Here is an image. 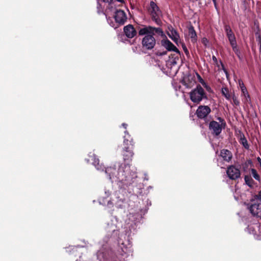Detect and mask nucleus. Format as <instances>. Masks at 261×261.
I'll return each mask as SVG.
<instances>
[{
    "label": "nucleus",
    "instance_id": "0eeeda50",
    "mask_svg": "<svg viewBox=\"0 0 261 261\" xmlns=\"http://www.w3.org/2000/svg\"><path fill=\"white\" fill-rule=\"evenodd\" d=\"M211 111L208 106H200L196 111V115L199 118H204L211 112Z\"/></svg>",
    "mask_w": 261,
    "mask_h": 261
},
{
    "label": "nucleus",
    "instance_id": "58836bf2",
    "mask_svg": "<svg viewBox=\"0 0 261 261\" xmlns=\"http://www.w3.org/2000/svg\"><path fill=\"white\" fill-rule=\"evenodd\" d=\"M117 1L119 2H120L121 3H123V0H116Z\"/></svg>",
    "mask_w": 261,
    "mask_h": 261
},
{
    "label": "nucleus",
    "instance_id": "6ab92c4d",
    "mask_svg": "<svg viewBox=\"0 0 261 261\" xmlns=\"http://www.w3.org/2000/svg\"><path fill=\"white\" fill-rule=\"evenodd\" d=\"M188 33L189 37L191 39V41L193 42H196L197 40V35L193 26L190 25L188 28Z\"/></svg>",
    "mask_w": 261,
    "mask_h": 261
},
{
    "label": "nucleus",
    "instance_id": "cd10ccee",
    "mask_svg": "<svg viewBox=\"0 0 261 261\" xmlns=\"http://www.w3.org/2000/svg\"><path fill=\"white\" fill-rule=\"evenodd\" d=\"M179 60L178 57L177 56L174 57L172 60H171L170 62L172 65H175L177 64V61Z\"/></svg>",
    "mask_w": 261,
    "mask_h": 261
},
{
    "label": "nucleus",
    "instance_id": "ddd939ff",
    "mask_svg": "<svg viewBox=\"0 0 261 261\" xmlns=\"http://www.w3.org/2000/svg\"><path fill=\"white\" fill-rule=\"evenodd\" d=\"M183 83L187 88L192 87L196 83L194 75H189L185 77L183 80Z\"/></svg>",
    "mask_w": 261,
    "mask_h": 261
},
{
    "label": "nucleus",
    "instance_id": "5701e85b",
    "mask_svg": "<svg viewBox=\"0 0 261 261\" xmlns=\"http://www.w3.org/2000/svg\"><path fill=\"white\" fill-rule=\"evenodd\" d=\"M196 75L199 80V82L207 90H209L210 89L208 86H207L204 80L201 77V76L198 73H196Z\"/></svg>",
    "mask_w": 261,
    "mask_h": 261
},
{
    "label": "nucleus",
    "instance_id": "f3484780",
    "mask_svg": "<svg viewBox=\"0 0 261 261\" xmlns=\"http://www.w3.org/2000/svg\"><path fill=\"white\" fill-rule=\"evenodd\" d=\"M250 229H253V234L256 237V238L260 240L261 239V227L258 224H255L252 227H250Z\"/></svg>",
    "mask_w": 261,
    "mask_h": 261
},
{
    "label": "nucleus",
    "instance_id": "423d86ee",
    "mask_svg": "<svg viewBox=\"0 0 261 261\" xmlns=\"http://www.w3.org/2000/svg\"><path fill=\"white\" fill-rule=\"evenodd\" d=\"M226 173L229 178L232 180L236 179L240 176V170L234 166H229Z\"/></svg>",
    "mask_w": 261,
    "mask_h": 261
},
{
    "label": "nucleus",
    "instance_id": "72a5a7b5",
    "mask_svg": "<svg viewBox=\"0 0 261 261\" xmlns=\"http://www.w3.org/2000/svg\"><path fill=\"white\" fill-rule=\"evenodd\" d=\"M257 198L261 201V190L259 192L258 194Z\"/></svg>",
    "mask_w": 261,
    "mask_h": 261
},
{
    "label": "nucleus",
    "instance_id": "aec40b11",
    "mask_svg": "<svg viewBox=\"0 0 261 261\" xmlns=\"http://www.w3.org/2000/svg\"><path fill=\"white\" fill-rule=\"evenodd\" d=\"M221 156L226 161H229L232 157L231 153L228 150L223 149L221 151Z\"/></svg>",
    "mask_w": 261,
    "mask_h": 261
},
{
    "label": "nucleus",
    "instance_id": "f257e3e1",
    "mask_svg": "<svg viewBox=\"0 0 261 261\" xmlns=\"http://www.w3.org/2000/svg\"><path fill=\"white\" fill-rule=\"evenodd\" d=\"M105 172L112 181L120 182L124 185H129L137 177L136 169L129 165H121L117 170L115 167H109Z\"/></svg>",
    "mask_w": 261,
    "mask_h": 261
},
{
    "label": "nucleus",
    "instance_id": "a211bd4d",
    "mask_svg": "<svg viewBox=\"0 0 261 261\" xmlns=\"http://www.w3.org/2000/svg\"><path fill=\"white\" fill-rule=\"evenodd\" d=\"M242 100L245 103H248L250 102V97L248 93V91L246 88V87L242 88Z\"/></svg>",
    "mask_w": 261,
    "mask_h": 261
},
{
    "label": "nucleus",
    "instance_id": "9d476101",
    "mask_svg": "<svg viewBox=\"0 0 261 261\" xmlns=\"http://www.w3.org/2000/svg\"><path fill=\"white\" fill-rule=\"evenodd\" d=\"M164 37L165 39H163L161 41L162 45L169 51H173L179 53V51L176 47L169 40H168L166 36Z\"/></svg>",
    "mask_w": 261,
    "mask_h": 261
},
{
    "label": "nucleus",
    "instance_id": "9b49d317",
    "mask_svg": "<svg viewBox=\"0 0 261 261\" xmlns=\"http://www.w3.org/2000/svg\"><path fill=\"white\" fill-rule=\"evenodd\" d=\"M250 213L254 216L261 218V203H254L249 207Z\"/></svg>",
    "mask_w": 261,
    "mask_h": 261
},
{
    "label": "nucleus",
    "instance_id": "ea45409f",
    "mask_svg": "<svg viewBox=\"0 0 261 261\" xmlns=\"http://www.w3.org/2000/svg\"><path fill=\"white\" fill-rule=\"evenodd\" d=\"M216 0H213V2L214 3V4L216 5Z\"/></svg>",
    "mask_w": 261,
    "mask_h": 261
},
{
    "label": "nucleus",
    "instance_id": "f03ea898",
    "mask_svg": "<svg viewBox=\"0 0 261 261\" xmlns=\"http://www.w3.org/2000/svg\"><path fill=\"white\" fill-rule=\"evenodd\" d=\"M155 34H157L162 37H165L163 31L160 28L146 26L139 30V35L140 36L145 35L142 39V44L145 49H151L154 47L156 41L153 36Z\"/></svg>",
    "mask_w": 261,
    "mask_h": 261
},
{
    "label": "nucleus",
    "instance_id": "473e14b6",
    "mask_svg": "<svg viewBox=\"0 0 261 261\" xmlns=\"http://www.w3.org/2000/svg\"><path fill=\"white\" fill-rule=\"evenodd\" d=\"M212 59L213 60V61L215 63H217V59L216 58V57L215 56H213L212 57Z\"/></svg>",
    "mask_w": 261,
    "mask_h": 261
},
{
    "label": "nucleus",
    "instance_id": "a878e982",
    "mask_svg": "<svg viewBox=\"0 0 261 261\" xmlns=\"http://www.w3.org/2000/svg\"><path fill=\"white\" fill-rule=\"evenodd\" d=\"M241 143L246 148H248L249 146L248 145L247 141L245 138H244L241 139Z\"/></svg>",
    "mask_w": 261,
    "mask_h": 261
},
{
    "label": "nucleus",
    "instance_id": "c9c22d12",
    "mask_svg": "<svg viewBox=\"0 0 261 261\" xmlns=\"http://www.w3.org/2000/svg\"><path fill=\"white\" fill-rule=\"evenodd\" d=\"M122 125L124 128H126L127 124L126 123H123Z\"/></svg>",
    "mask_w": 261,
    "mask_h": 261
},
{
    "label": "nucleus",
    "instance_id": "e433bc0d",
    "mask_svg": "<svg viewBox=\"0 0 261 261\" xmlns=\"http://www.w3.org/2000/svg\"><path fill=\"white\" fill-rule=\"evenodd\" d=\"M236 54L238 56V57L239 58H240V51H239V52H238V54Z\"/></svg>",
    "mask_w": 261,
    "mask_h": 261
},
{
    "label": "nucleus",
    "instance_id": "2f4dec72",
    "mask_svg": "<svg viewBox=\"0 0 261 261\" xmlns=\"http://www.w3.org/2000/svg\"><path fill=\"white\" fill-rule=\"evenodd\" d=\"M183 48H184V50L185 53L187 55H188L189 54V51H188L187 48L186 47V46H183Z\"/></svg>",
    "mask_w": 261,
    "mask_h": 261
},
{
    "label": "nucleus",
    "instance_id": "b1692460",
    "mask_svg": "<svg viewBox=\"0 0 261 261\" xmlns=\"http://www.w3.org/2000/svg\"><path fill=\"white\" fill-rule=\"evenodd\" d=\"M251 174L253 176V177L257 180L259 181L260 180V177L258 173H257V171L254 169H252L251 170Z\"/></svg>",
    "mask_w": 261,
    "mask_h": 261
},
{
    "label": "nucleus",
    "instance_id": "6e6552de",
    "mask_svg": "<svg viewBox=\"0 0 261 261\" xmlns=\"http://www.w3.org/2000/svg\"><path fill=\"white\" fill-rule=\"evenodd\" d=\"M114 18L116 22L119 24H124L127 19L125 12L121 10H116L115 12Z\"/></svg>",
    "mask_w": 261,
    "mask_h": 261
},
{
    "label": "nucleus",
    "instance_id": "39448f33",
    "mask_svg": "<svg viewBox=\"0 0 261 261\" xmlns=\"http://www.w3.org/2000/svg\"><path fill=\"white\" fill-rule=\"evenodd\" d=\"M149 11L150 13L151 16H152V19L158 24H160L161 23V20L160 19V17L161 15V12L159 10V7L153 2H150Z\"/></svg>",
    "mask_w": 261,
    "mask_h": 261
},
{
    "label": "nucleus",
    "instance_id": "c85d7f7f",
    "mask_svg": "<svg viewBox=\"0 0 261 261\" xmlns=\"http://www.w3.org/2000/svg\"><path fill=\"white\" fill-rule=\"evenodd\" d=\"M123 202V200L122 199H120L119 200V201H118V202L117 203H116L117 205V207H122V205L121 203H122Z\"/></svg>",
    "mask_w": 261,
    "mask_h": 261
},
{
    "label": "nucleus",
    "instance_id": "bb28decb",
    "mask_svg": "<svg viewBox=\"0 0 261 261\" xmlns=\"http://www.w3.org/2000/svg\"><path fill=\"white\" fill-rule=\"evenodd\" d=\"M232 98L233 104L236 106L239 105L240 102H239V101L238 100V98L236 96H234V95H233Z\"/></svg>",
    "mask_w": 261,
    "mask_h": 261
},
{
    "label": "nucleus",
    "instance_id": "1a4fd4ad",
    "mask_svg": "<svg viewBox=\"0 0 261 261\" xmlns=\"http://www.w3.org/2000/svg\"><path fill=\"white\" fill-rule=\"evenodd\" d=\"M209 128L213 134L216 136L219 135L222 131V125L215 121H212L210 122Z\"/></svg>",
    "mask_w": 261,
    "mask_h": 261
},
{
    "label": "nucleus",
    "instance_id": "393cba45",
    "mask_svg": "<svg viewBox=\"0 0 261 261\" xmlns=\"http://www.w3.org/2000/svg\"><path fill=\"white\" fill-rule=\"evenodd\" d=\"M230 45H231L234 52L236 54H238V52L239 51V50L238 48L237 47V43L236 42L234 43V45H233V44H231Z\"/></svg>",
    "mask_w": 261,
    "mask_h": 261
},
{
    "label": "nucleus",
    "instance_id": "2eb2a0df",
    "mask_svg": "<svg viewBox=\"0 0 261 261\" xmlns=\"http://www.w3.org/2000/svg\"><path fill=\"white\" fill-rule=\"evenodd\" d=\"M225 31L226 32L228 40L230 42V44H233V43L234 44V43H236V40L234 35L232 32V30L229 25H226L225 26Z\"/></svg>",
    "mask_w": 261,
    "mask_h": 261
},
{
    "label": "nucleus",
    "instance_id": "c756f323",
    "mask_svg": "<svg viewBox=\"0 0 261 261\" xmlns=\"http://www.w3.org/2000/svg\"><path fill=\"white\" fill-rule=\"evenodd\" d=\"M218 120L221 123V125H222L223 124H224V125L225 124V123L224 122V120L222 118L219 117V118H218Z\"/></svg>",
    "mask_w": 261,
    "mask_h": 261
},
{
    "label": "nucleus",
    "instance_id": "f8f14e48",
    "mask_svg": "<svg viewBox=\"0 0 261 261\" xmlns=\"http://www.w3.org/2000/svg\"><path fill=\"white\" fill-rule=\"evenodd\" d=\"M124 32L125 35L129 38H133L137 34L136 31L135 30L134 27L131 24H129L124 27Z\"/></svg>",
    "mask_w": 261,
    "mask_h": 261
},
{
    "label": "nucleus",
    "instance_id": "4c0bfd02",
    "mask_svg": "<svg viewBox=\"0 0 261 261\" xmlns=\"http://www.w3.org/2000/svg\"><path fill=\"white\" fill-rule=\"evenodd\" d=\"M106 194L107 195V196H109L110 194V192L109 191L106 192Z\"/></svg>",
    "mask_w": 261,
    "mask_h": 261
},
{
    "label": "nucleus",
    "instance_id": "412c9836",
    "mask_svg": "<svg viewBox=\"0 0 261 261\" xmlns=\"http://www.w3.org/2000/svg\"><path fill=\"white\" fill-rule=\"evenodd\" d=\"M222 95L227 99L230 100L231 98V94L229 93L228 89L224 88L222 89Z\"/></svg>",
    "mask_w": 261,
    "mask_h": 261
},
{
    "label": "nucleus",
    "instance_id": "dca6fc26",
    "mask_svg": "<svg viewBox=\"0 0 261 261\" xmlns=\"http://www.w3.org/2000/svg\"><path fill=\"white\" fill-rule=\"evenodd\" d=\"M90 157L91 158V159H88L87 161L88 162L91 161L92 163L94 166H95L97 170H103L104 167L102 165H99V160L97 159L94 155H93L91 156H90Z\"/></svg>",
    "mask_w": 261,
    "mask_h": 261
},
{
    "label": "nucleus",
    "instance_id": "4be33fe9",
    "mask_svg": "<svg viewBox=\"0 0 261 261\" xmlns=\"http://www.w3.org/2000/svg\"><path fill=\"white\" fill-rule=\"evenodd\" d=\"M245 181L246 184L250 187H252L253 186V180L250 176H245Z\"/></svg>",
    "mask_w": 261,
    "mask_h": 261
},
{
    "label": "nucleus",
    "instance_id": "7ed1b4c3",
    "mask_svg": "<svg viewBox=\"0 0 261 261\" xmlns=\"http://www.w3.org/2000/svg\"><path fill=\"white\" fill-rule=\"evenodd\" d=\"M189 94L191 101L196 104L200 103L203 99L207 98L206 93L199 85L192 90Z\"/></svg>",
    "mask_w": 261,
    "mask_h": 261
},
{
    "label": "nucleus",
    "instance_id": "4468645a",
    "mask_svg": "<svg viewBox=\"0 0 261 261\" xmlns=\"http://www.w3.org/2000/svg\"><path fill=\"white\" fill-rule=\"evenodd\" d=\"M168 35L176 44H178L180 42L179 34L173 28L169 30V31L168 32Z\"/></svg>",
    "mask_w": 261,
    "mask_h": 261
},
{
    "label": "nucleus",
    "instance_id": "20e7f679",
    "mask_svg": "<svg viewBox=\"0 0 261 261\" xmlns=\"http://www.w3.org/2000/svg\"><path fill=\"white\" fill-rule=\"evenodd\" d=\"M125 135L123 141V145H124L123 149V159L124 161L132 160L134 155V153L132 150L129 149L128 145L130 144L133 146V144L132 143V141H129L127 138V137L126 135L128 137H129V135L127 131L125 132Z\"/></svg>",
    "mask_w": 261,
    "mask_h": 261
},
{
    "label": "nucleus",
    "instance_id": "7c9ffc66",
    "mask_svg": "<svg viewBox=\"0 0 261 261\" xmlns=\"http://www.w3.org/2000/svg\"><path fill=\"white\" fill-rule=\"evenodd\" d=\"M239 85H240V88H241V91H242V88L244 87H245V86H244L243 83L242 82V81H239Z\"/></svg>",
    "mask_w": 261,
    "mask_h": 261
},
{
    "label": "nucleus",
    "instance_id": "f704fd0d",
    "mask_svg": "<svg viewBox=\"0 0 261 261\" xmlns=\"http://www.w3.org/2000/svg\"><path fill=\"white\" fill-rule=\"evenodd\" d=\"M104 2L110 3L111 2L112 0H103Z\"/></svg>",
    "mask_w": 261,
    "mask_h": 261
}]
</instances>
